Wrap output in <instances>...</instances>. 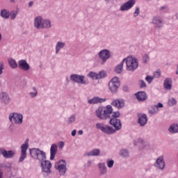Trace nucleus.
Returning a JSON list of instances; mask_svg holds the SVG:
<instances>
[{
    "mask_svg": "<svg viewBox=\"0 0 178 178\" xmlns=\"http://www.w3.org/2000/svg\"><path fill=\"white\" fill-rule=\"evenodd\" d=\"M113 113L112 106L108 105L106 107L100 106L95 111V115L100 120H106L111 119V115Z\"/></svg>",
    "mask_w": 178,
    "mask_h": 178,
    "instance_id": "obj_1",
    "label": "nucleus"
},
{
    "mask_svg": "<svg viewBox=\"0 0 178 178\" xmlns=\"http://www.w3.org/2000/svg\"><path fill=\"white\" fill-rule=\"evenodd\" d=\"M29 154L31 158H33V159H35L36 161H39V162L47 159V154L39 148L29 149Z\"/></svg>",
    "mask_w": 178,
    "mask_h": 178,
    "instance_id": "obj_2",
    "label": "nucleus"
},
{
    "mask_svg": "<svg viewBox=\"0 0 178 178\" xmlns=\"http://www.w3.org/2000/svg\"><path fill=\"white\" fill-rule=\"evenodd\" d=\"M123 62L126 63L127 70L129 72H134L138 67V60L136 58L127 57L123 59Z\"/></svg>",
    "mask_w": 178,
    "mask_h": 178,
    "instance_id": "obj_3",
    "label": "nucleus"
},
{
    "mask_svg": "<svg viewBox=\"0 0 178 178\" xmlns=\"http://www.w3.org/2000/svg\"><path fill=\"white\" fill-rule=\"evenodd\" d=\"M96 129L100 130L104 134H108V136L115 134V133H116L113 127L109 125H104L103 123H97Z\"/></svg>",
    "mask_w": 178,
    "mask_h": 178,
    "instance_id": "obj_4",
    "label": "nucleus"
},
{
    "mask_svg": "<svg viewBox=\"0 0 178 178\" xmlns=\"http://www.w3.org/2000/svg\"><path fill=\"white\" fill-rule=\"evenodd\" d=\"M120 87V82L119 81V78L118 76L113 77L108 83V88L113 94H116L118 90Z\"/></svg>",
    "mask_w": 178,
    "mask_h": 178,
    "instance_id": "obj_5",
    "label": "nucleus"
},
{
    "mask_svg": "<svg viewBox=\"0 0 178 178\" xmlns=\"http://www.w3.org/2000/svg\"><path fill=\"white\" fill-rule=\"evenodd\" d=\"M10 122L15 124H22L23 123V115L17 113H12L8 116Z\"/></svg>",
    "mask_w": 178,
    "mask_h": 178,
    "instance_id": "obj_6",
    "label": "nucleus"
},
{
    "mask_svg": "<svg viewBox=\"0 0 178 178\" xmlns=\"http://www.w3.org/2000/svg\"><path fill=\"white\" fill-rule=\"evenodd\" d=\"M98 58L101 60V65H105L106 60L111 58V51L106 49L101 50L98 53Z\"/></svg>",
    "mask_w": 178,
    "mask_h": 178,
    "instance_id": "obj_7",
    "label": "nucleus"
},
{
    "mask_svg": "<svg viewBox=\"0 0 178 178\" xmlns=\"http://www.w3.org/2000/svg\"><path fill=\"white\" fill-rule=\"evenodd\" d=\"M66 161L65 160H60L59 161L55 163L56 169L58 170V172L60 176H65L67 168H66Z\"/></svg>",
    "mask_w": 178,
    "mask_h": 178,
    "instance_id": "obj_8",
    "label": "nucleus"
},
{
    "mask_svg": "<svg viewBox=\"0 0 178 178\" xmlns=\"http://www.w3.org/2000/svg\"><path fill=\"white\" fill-rule=\"evenodd\" d=\"M27 149H29V139H26L25 143L21 146V156L18 160L19 163L23 162L27 158Z\"/></svg>",
    "mask_w": 178,
    "mask_h": 178,
    "instance_id": "obj_9",
    "label": "nucleus"
},
{
    "mask_svg": "<svg viewBox=\"0 0 178 178\" xmlns=\"http://www.w3.org/2000/svg\"><path fill=\"white\" fill-rule=\"evenodd\" d=\"M153 166H154V168H156V169H157L158 170H165L166 165L165 163V159L163 155L159 156L156 159V161L154 163Z\"/></svg>",
    "mask_w": 178,
    "mask_h": 178,
    "instance_id": "obj_10",
    "label": "nucleus"
},
{
    "mask_svg": "<svg viewBox=\"0 0 178 178\" xmlns=\"http://www.w3.org/2000/svg\"><path fill=\"white\" fill-rule=\"evenodd\" d=\"M40 166L42 168V172L43 173H47V175H49L51 173V168H52V163H51V161L44 159L43 161H40Z\"/></svg>",
    "mask_w": 178,
    "mask_h": 178,
    "instance_id": "obj_11",
    "label": "nucleus"
},
{
    "mask_svg": "<svg viewBox=\"0 0 178 178\" xmlns=\"http://www.w3.org/2000/svg\"><path fill=\"white\" fill-rule=\"evenodd\" d=\"M84 79H86V76L84 75H79L77 74H74L70 75V79L71 81H73L74 83H77V84H87V82L84 81Z\"/></svg>",
    "mask_w": 178,
    "mask_h": 178,
    "instance_id": "obj_12",
    "label": "nucleus"
},
{
    "mask_svg": "<svg viewBox=\"0 0 178 178\" xmlns=\"http://www.w3.org/2000/svg\"><path fill=\"white\" fill-rule=\"evenodd\" d=\"M152 24L155 29H161L163 27V19L161 16H154L152 19Z\"/></svg>",
    "mask_w": 178,
    "mask_h": 178,
    "instance_id": "obj_13",
    "label": "nucleus"
},
{
    "mask_svg": "<svg viewBox=\"0 0 178 178\" xmlns=\"http://www.w3.org/2000/svg\"><path fill=\"white\" fill-rule=\"evenodd\" d=\"M136 5V1L135 0H129L126 3H123L120 8V10L121 12H124L127 10H130L131 8H133Z\"/></svg>",
    "mask_w": 178,
    "mask_h": 178,
    "instance_id": "obj_14",
    "label": "nucleus"
},
{
    "mask_svg": "<svg viewBox=\"0 0 178 178\" xmlns=\"http://www.w3.org/2000/svg\"><path fill=\"white\" fill-rule=\"evenodd\" d=\"M109 124L113 126L115 132L119 131V130L122 129V122L120 121V119L111 118Z\"/></svg>",
    "mask_w": 178,
    "mask_h": 178,
    "instance_id": "obj_15",
    "label": "nucleus"
},
{
    "mask_svg": "<svg viewBox=\"0 0 178 178\" xmlns=\"http://www.w3.org/2000/svg\"><path fill=\"white\" fill-rule=\"evenodd\" d=\"M138 123L141 127H144L145 124L148 122V118L147 115L144 113H138Z\"/></svg>",
    "mask_w": 178,
    "mask_h": 178,
    "instance_id": "obj_16",
    "label": "nucleus"
},
{
    "mask_svg": "<svg viewBox=\"0 0 178 178\" xmlns=\"http://www.w3.org/2000/svg\"><path fill=\"white\" fill-rule=\"evenodd\" d=\"M43 22L44 19L41 15L35 17L33 20V26L35 29H37V30L41 29L42 27Z\"/></svg>",
    "mask_w": 178,
    "mask_h": 178,
    "instance_id": "obj_17",
    "label": "nucleus"
},
{
    "mask_svg": "<svg viewBox=\"0 0 178 178\" xmlns=\"http://www.w3.org/2000/svg\"><path fill=\"white\" fill-rule=\"evenodd\" d=\"M0 154L1 155H3V158H6V159H9L15 156V152H13V150L7 151L3 148L0 149Z\"/></svg>",
    "mask_w": 178,
    "mask_h": 178,
    "instance_id": "obj_18",
    "label": "nucleus"
},
{
    "mask_svg": "<svg viewBox=\"0 0 178 178\" xmlns=\"http://www.w3.org/2000/svg\"><path fill=\"white\" fill-rule=\"evenodd\" d=\"M106 99H102L99 97H94L92 99L88 100V104L89 105H97L98 104H102L103 102H106Z\"/></svg>",
    "mask_w": 178,
    "mask_h": 178,
    "instance_id": "obj_19",
    "label": "nucleus"
},
{
    "mask_svg": "<svg viewBox=\"0 0 178 178\" xmlns=\"http://www.w3.org/2000/svg\"><path fill=\"white\" fill-rule=\"evenodd\" d=\"M0 101L3 105H9V102H10V97L8 93L2 92L0 93Z\"/></svg>",
    "mask_w": 178,
    "mask_h": 178,
    "instance_id": "obj_20",
    "label": "nucleus"
},
{
    "mask_svg": "<svg viewBox=\"0 0 178 178\" xmlns=\"http://www.w3.org/2000/svg\"><path fill=\"white\" fill-rule=\"evenodd\" d=\"M97 166L99 176H105L108 173V168H106L105 163H99Z\"/></svg>",
    "mask_w": 178,
    "mask_h": 178,
    "instance_id": "obj_21",
    "label": "nucleus"
},
{
    "mask_svg": "<svg viewBox=\"0 0 178 178\" xmlns=\"http://www.w3.org/2000/svg\"><path fill=\"white\" fill-rule=\"evenodd\" d=\"M18 67L21 69V70H24L25 72H28V70H30V65L27 63V61L26 60H19Z\"/></svg>",
    "mask_w": 178,
    "mask_h": 178,
    "instance_id": "obj_22",
    "label": "nucleus"
},
{
    "mask_svg": "<svg viewBox=\"0 0 178 178\" xmlns=\"http://www.w3.org/2000/svg\"><path fill=\"white\" fill-rule=\"evenodd\" d=\"M112 106L117 108V109H122L124 107V99H115L111 103Z\"/></svg>",
    "mask_w": 178,
    "mask_h": 178,
    "instance_id": "obj_23",
    "label": "nucleus"
},
{
    "mask_svg": "<svg viewBox=\"0 0 178 178\" xmlns=\"http://www.w3.org/2000/svg\"><path fill=\"white\" fill-rule=\"evenodd\" d=\"M58 152V145L56 144H52L50 148V161L55 159V156Z\"/></svg>",
    "mask_w": 178,
    "mask_h": 178,
    "instance_id": "obj_24",
    "label": "nucleus"
},
{
    "mask_svg": "<svg viewBox=\"0 0 178 178\" xmlns=\"http://www.w3.org/2000/svg\"><path fill=\"white\" fill-rule=\"evenodd\" d=\"M65 47H66V42H60V41L57 42V43L56 44V47H55L56 55H58V54H59V52H60V50L63 49V48H65Z\"/></svg>",
    "mask_w": 178,
    "mask_h": 178,
    "instance_id": "obj_25",
    "label": "nucleus"
},
{
    "mask_svg": "<svg viewBox=\"0 0 178 178\" xmlns=\"http://www.w3.org/2000/svg\"><path fill=\"white\" fill-rule=\"evenodd\" d=\"M138 101H145L147 99V93L145 92H138L135 94Z\"/></svg>",
    "mask_w": 178,
    "mask_h": 178,
    "instance_id": "obj_26",
    "label": "nucleus"
},
{
    "mask_svg": "<svg viewBox=\"0 0 178 178\" xmlns=\"http://www.w3.org/2000/svg\"><path fill=\"white\" fill-rule=\"evenodd\" d=\"M86 155L87 156H99L101 155V150L99 149H94L86 153Z\"/></svg>",
    "mask_w": 178,
    "mask_h": 178,
    "instance_id": "obj_27",
    "label": "nucleus"
},
{
    "mask_svg": "<svg viewBox=\"0 0 178 178\" xmlns=\"http://www.w3.org/2000/svg\"><path fill=\"white\" fill-rule=\"evenodd\" d=\"M51 27H52V22L51 20L48 19H43L42 29H46L47 30H49V29H51Z\"/></svg>",
    "mask_w": 178,
    "mask_h": 178,
    "instance_id": "obj_28",
    "label": "nucleus"
},
{
    "mask_svg": "<svg viewBox=\"0 0 178 178\" xmlns=\"http://www.w3.org/2000/svg\"><path fill=\"white\" fill-rule=\"evenodd\" d=\"M164 88H165V90H172V79L166 78L165 79Z\"/></svg>",
    "mask_w": 178,
    "mask_h": 178,
    "instance_id": "obj_29",
    "label": "nucleus"
},
{
    "mask_svg": "<svg viewBox=\"0 0 178 178\" xmlns=\"http://www.w3.org/2000/svg\"><path fill=\"white\" fill-rule=\"evenodd\" d=\"M120 155L122 158L127 159L130 156V152H129V149H121L120 150Z\"/></svg>",
    "mask_w": 178,
    "mask_h": 178,
    "instance_id": "obj_30",
    "label": "nucleus"
},
{
    "mask_svg": "<svg viewBox=\"0 0 178 178\" xmlns=\"http://www.w3.org/2000/svg\"><path fill=\"white\" fill-rule=\"evenodd\" d=\"M168 131H170V133H172V134L178 133V124H173L170 125V127L168 129Z\"/></svg>",
    "mask_w": 178,
    "mask_h": 178,
    "instance_id": "obj_31",
    "label": "nucleus"
},
{
    "mask_svg": "<svg viewBox=\"0 0 178 178\" xmlns=\"http://www.w3.org/2000/svg\"><path fill=\"white\" fill-rule=\"evenodd\" d=\"M0 15L3 19H8L10 16V13L6 9H3L0 12Z\"/></svg>",
    "mask_w": 178,
    "mask_h": 178,
    "instance_id": "obj_32",
    "label": "nucleus"
},
{
    "mask_svg": "<svg viewBox=\"0 0 178 178\" xmlns=\"http://www.w3.org/2000/svg\"><path fill=\"white\" fill-rule=\"evenodd\" d=\"M124 63V61H122L120 63V65H117L115 72V73H118V74H120L123 72V65Z\"/></svg>",
    "mask_w": 178,
    "mask_h": 178,
    "instance_id": "obj_33",
    "label": "nucleus"
},
{
    "mask_svg": "<svg viewBox=\"0 0 178 178\" xmlns=\"http://www.w3.org/2000/svg\"><path fill=\"white\" fill-rule=\"evenodd\" d=\"M8 64L12 69H17V63L13 58H8Z\"/></svg>",
    "mask_w": 178,
    "mask_h": 178,
    "instance_id": "obj_34",
    "label": "nucleus"
},
{
    "mask_svg": "<svg viewBox=\"0 0 178 178\" xmlns=\"http://www.w3.org/2000/svg\"><path fill=\"white\" fill-rule=\"evenodd\" d=\"M32 90L33 92H29L28 95H29L31 98H35V97L38 95V91L37 90V88L35 86L32 88Z\"/></svg>",
    "mask_w": 178,
    "mask_h": 178,
    "instance_id": "obj_35",
    "label": "nucleus"
},
{
    "mask_svg": "<svg viewBox=\"0 0 178 178\" xmlns=\"http://www.w3.org/2000/svg\"><path fill=\"white\" fill-rule=\"evenodd\" d=\"M74 122H76V115L72 114L67 118V124H72V123H74Z\"/></svg>",
    "mask_w": 178,
    "mask_h": 178,
    "instance_id": "obj_36",
    "label": "nucleus"
},
{
    "mask_svg": "<svg viewBox=\"0 0 178 178\" xmlns=\"http://www.w3.org/2000/svg\"><path fill=\"white\" fill-rule=\"evenodd\" d=\"M168 104L169 106H175L177 105V100H176V99H175V97L170 98L168 99Z\"/></svg>",
    "mask_w": 178,
    "mask_h": 178,
    "instance_id": "obj_37",
    "label": "nucleus"
},
{
    "mask_svg": "<svg viewBox=\"0 0 178 178\" xmlns=\"http://www.w3.org/2000/svg\"><path fill=\"white\" fill-rule=\"evenodd\" d=\"M88 77H90L92 80H98V74L95 72H90L88 74Z\"/></svg>",
    "mask_w": 178,
    "mask_h": 178,
    "instance_id": "obj_38",
    "label": "nucleus"
},
{
    "mask_svg": "<svg viewBox=\"0 0 178 178\" xmlns=\"http://www.w3.org/2000/svg\"><path fill=\"white\" fill-rule=\"evenodd\" d=\"M19 12L17 10H12L10 13V17L11 19V20H15V19H16V16H17Z\"/></svg>",
    "mask_w": 178,
    "mask_h": 178,
    "instance_id": "obj_39",
    "label": "nucleus"
},
{
    "mask_svg": "<svg viewBox=\"0 0 178 178\" xmlns=\"http://www.w3.org/2000/svg\"><path fill=\"white\" fill-rule=\"evenodd\" d=\"M106 165L108 166V168H109V169L113 168V165H115V161H113V159H108L106 160Z\"/></svg>",
    "mask_w": 178,
    "mask_h": 178,
    "instance_id": "obj_40",
    "label": "nucleus"
},
{
    "mask_svg": "<svg viewBox=\"0 0 178 178\" xmlns=\"http://www.w3.org/2000/svg\"><path fill=\"white\" fill-rule=\"evenodd\" d=\"M97 77H98V80H99V79H104V78L106 77V72L105 71H100L97 74Z\"/></svg>",
    "mask_w": 178,
    "mask_h": 178,
    "instance_id": "obj_41",
    "label": "nucleus"
},
{
    "mask_svg": "<svg viewBox=\"0 0 178 178\" xmlns=\"http://www.w3.org/2000/svg\"><path fill=\"white\" fill-rule=\"evenodd\" d=\"M149 60V56L148 54H145L143 57V63L146 64Z\"/></svg>",
    "mask_w": 178,
    "mask_h": 178,
    "instance_id": "obj_42",
    "label": "nucleus"
},
{
    "mask_svg": "<svg viewBox=\"0 0 178 178\" xmlns=\"http://www.w3.org/2000/svg\"><path fill=\"white\" fill-rule=\"evenodd\" d=\"M118 118H120V113L119 111L113 113L111 119H118Z\"/></svg>",
    "mask_w": 178,
    "mask_h": 178,
    "instance_id": "obj_43",
    "label": "nucleus"
},
{
    "mask_svg": "<svg viewBox=\"0 0 178 178\" xmlns=\"http://www.w3.org/2000/svg\"><path fill=\"white\" fill-rule=\"evenodd\" d=\"M159 108H163V104L162 103H158L156 105L152 106V109H157L158 111Z\"/></svg>",
    "mask_w": 178,
    "mask_h": 178,
    "instance_id": "obj_44",
    "label": "nucleus"
},
{
    "mask_svg": "<svg viewBox=\"0 0 178 178\" xmlns=\"http://www.w3.org/2000/svg\"><path fill=\"white\" fill-rule=\"evenodd\" d=\"M140 15V7H136L134 13V17H137Z\"/></svg>",
    "mask_w": 178,
    "mask_h": 178,
    "instance_id": "obj_45",
    "label": "nucleus"
},
{
    "mask_svg": "<svg viewBox=\"0 0 178 178\" xmlns=\"http://www.w3.org/2000/svg\"><path fill=\"white\" fill-rule=\"evenodd\" d=\"M145 80H146V81H147V83L149 84H151V83H152V81L154 80V77L150 76H147L145 77Z\"/></svg>",
    "mask_w": 178,
    "mask_h": 178,
    "instance_id": "obj_46",
    "label": "nucleus"
},
{
    "mask_svg": "<svg viewBox=\"0 0 178 178\" xmlns=\"http://www.w3.org/2000/svg\"><path fill=\"white\" fill-rule=\"evenodd\" d=\"M5 68V64L3 62L0 63V76L3 73V69Z\"/></svg>",
    "mask_w": 178,
    "mask_h": 178,
    "instance_id": "obj_47",
    "label": "nucleus"
},
{
    "mask_svg": "<svg viewBox=\"0 0 178 178\" xmlns=\"http://www.w3.org/2000/svg\"><path fill=\"white\" fill-rule=\"evenodd\" d=\"M159 110H155V108H152V110L149 111V113H151L152 115H155V113H158Z\"/></svg>",
    "mask_w": 178,
    "mask_h": 178,
    "instance_id": "obj_48",
    "label": "nucleus"
},
{
    "mask_svg": "<svg viewBox=\"0 0 178 178\" xmlns=\"http://www.w3.org/2000/svg\"><path fill=\"white\" fill-rule=\"evenodd\" d=\"M144 87H147V84L143 80L140 81V88H144Z\"/></svg>",
    "mask_w": 178,
    "mask_h": 178,
    "instance_id": "obj_49",
    "label": "nucleus"
},
{
    "mask_svg": "<svg viewBox=\"0 0 178 178\" xmlns=\"http://www.w3.org/2000/svg\"><path fill=\"white\" fill-rule=\"evenodd\" d=\"M59 148L62 149L65 147V142L60 141L58 144Z\"/></svg>",
    "mask_w": 178,
    "mask_h": 178,
    "instance_id": "obj_50",
    "label": "nucleus"
},
{
    "mask_svg": "<svg viewBox=\"0 0 178 178\" xmlns=\"http://www.w3.org/2000/svg\"><path fill=\"white\" fill-rule=\"evenodd\" d=\"M91 165H92V161H91V160L88 161L86 163L87 168H90Z\"/></svg>",
    "mask_w": 178,
    "mask_h": 178,
    "instance_id": "obj_51",
    "label": "nucleus"
},
{
    "mask_svg": "<svg viewBox=\"0 0 178 178\" xmlns=\"http://www.w3.org/2000/svg\"><path fill=\"white\" fill-rule=\"evenodd\" d=\"M122 90H123V91H125V92L129 91V86H127L126 85L123 86Z\"/></svg>",
    "mask_w": 178,
    "mask_h": 178,
    "instance_id": "obj_52",
    "label": "nucleus"
},
{
    "mask_svg": "<svg viewBox=\"0 0 178 178\" xmlns=\"http://www.w3.org/2000/svg\"><path fill=\"white\" fill-rule=\"evenodd\" d=\"M76 133H77V131H76V129H74L72 131V137H74L76 136Z\"/></svg>",
    "mask_w": 178,
    "mask_h": 178,
    "instance_id": "obj_53",
    "label": "nucleus"
},
{
    "mask_svg": "<svg viewBox=\"0 0 178 178\" xmlns=\"http://www.w3.org/2000/svg\"><path fill=\"white\" fill-rule=\"evenodd\" d=\"M34 5V2L33 1H29V8H31Z\"/></svg>",
    "mask_w": 178,
    "mask_h": 178,
    "instance_id": "obj_54",
    "label": "nucleus"
},
{
    "mask_svg": "<svg viewBox=\"0 0 178 178\" xmlns=\"http://www.w3.org/2000/svg\"><path fill=\"white\" fill-rule=\"evenodd\" d=\"M78 134H79V136H83V130H79L78 131Z\"/></svg>",
    "mask_w": 178,
    "mask_h": 178,
    "instance_id": "obj_55",
    "label": "nucleus"
},
{
    "mask_svg": "<svg viewBox=\"0 0 178 178\" xmlns=\"http://www.w3.org/2000/svg\"><path fill=\"white\" fill-rule=\"evenodd\" d=\"M163 9H166V6H161L160 8V10H163Z\"/></svg>",
    "mask_w": 178,
    "mask_h": 178,
    "instance_id": "obj_56",
    "label": "nucleus"
},
{
    "mask_svg": "<svg viewBox=\"0 0 178 178\" xmlns=\"http://www.w3.org/2000/svg\"><path fill=\"white\" fill-rule=\"evenodd\" d=\"M156 76H157L158 77H159V76H161V73L159 72H156Z\"/></svg>",
    "mask_w": 178,
    "mask_h": 178,
    "instance_id": "obj_57",
    "label": "nucleus"
},
{
    "mask_svg": "<svg viewBox=\"0 0 178 178\" xmlns=\"http://www.w3.org/2000/svg\"><path fill=\"white\" fill-rule=\"evenodd\" d=\"M106 3H109L112 0H104Z\"/></svg>",
    "mask_w": 178,
    "mask_h": 178,
    "instance_id": "obj_58",
    "label": "nucleus"
},
{
    "mask_svg": "<svg viewBox=\"0 0 178 178\" xmlns=\"http://www.w3.org/2000/svg\"><path fill=\"white\" fill-rule=\"evenodd\" d=\"M0 178H2V172L0 170Z\"/></svg>",
    "mask_w": 178,
    "mask_h": 178,
    "instance_id": "obj_59",
    "label": "nucleus"
},
{
    "mask_svg": "<svg viewBox=\"0 0 178 178\" xmlns=\"http://www.w3.org/2000/svg\"><path fill=\"white\" fill-rule=\"evenodd\" d=\"M12 3H15V0H10Z\"/></svg>",
    "mask_w": 178,
    "mask_h": 178,
    "instance_id": "obj_60",
    "label": "nucleus"
},
{
    "mask_svg": "<svg viewBox=\"0 0 178 178\" xmlns=\"http://www.w3.org/2000/svg\"><path fill=\"white\" fill-rule=\"evenodd\" d=\"M2 40V34L0 33V41Z\"/></svg>",
    "mask_w": 178,
    "mask_h": 178,
    "instance_id": "obj_61",
    "label": "nucleus"
},
{
    "mask_svg": "<svg viewBox=\"0 0 178 178\" xmlns=\"http://www.w3.org/2000/svg\"><path fill=\"white\" fill-rule=\"evenodd\" d=\"M177 19L178 20V14L176 15Z\"/></svg>",
    "mask_w": 178,
    "mask_h": 178,
    "instance_id": "obj_62",
    "label": "nucleus"
},
{
    "mask_svg": "<svg viewBox=\"0 0 178 178\" xmlns=\"http://www.w3.org/2000/svg\"><path fill=\"white\" fill-rule=\"evenodd\" d=\"M145 1H151V0H145Z\"/></svg>",
    "mask_w": 178,
    "mask_h": 178,
    "instance_id": "obj_63",
    "label": "nucleus"
}]
</instances>
